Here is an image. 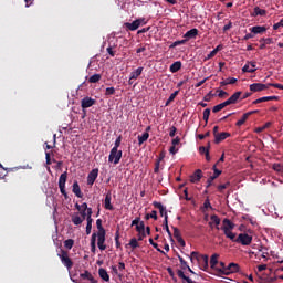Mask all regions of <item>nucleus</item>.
Here are the masks:
<instances>
[{
	"mask_svg": "<svg viewBox=\"0 0 283 283\" xmlns=\"http://www.w3.org/2000/svg\"><path fill=\"white\" fill-rule=\"evenodd\" d=\"M237 244H242V247H249L251 245V242H253V237L249 235L248 233L243 232L240 233L237 239L234 240Z\"/></svg>",
	"mask_w": 283,
	"mask_h": 283,
	"instance_id": "obj_1",
	"label": "nucleus"
},
{
	"mask_svg": "<svg viewBox=\"0 0 283 283\" xmlns=\"http://www.w3.org/2000/svg\"><path fill=\"white\" fill-rule=\"evenodd\" d=\"M62 264L67 269V271L72 270V266H74V262L72 259H70V255L67 254V251L61 250V254H57Z\"/></svg>",
	"mask_w": 283,
	"mask_h": 283,
	"instance_id": "obj_2",
	"label": "nucleus"
},
{
	"mask_svg": "<svg viewBox=\"0 0 283 283\" xmlns=\"http://www.w3.org/2000/svg\"><path fill=\"white\" fill-rule=\"evenodd\" d=\"M125 28H127V30H130V32H134L136 30H138V28L140 25H147V21L145 20V18H139L135 21L130 22H125L124 23Z\"/></svg>",
	"mask_w": 283,
	"mask_h": 283,
	"instance_id": "obj_3",
	"label": "nucleus"
},
{
	"mask_svg": "<svg viewBox=\"0 0 283 283\" xmlns=\"http://www.w3.org/2000/svg\"><path fill=\"white\" fill-rule=\"evenodd\" d=\"M120 158H123V150H118V148H112L108 156V163L118 165V163H120Z\"/></svg>",
	"mask_w": 283,
	"mask_h": 283,
	"instance_id": "obj_4",
	"label": "nucleus"
},
{
	"mask_svg": "<svg viewBox=\"0 0 283 283\" xmlns=\"http://www.w3.org/2000/svg\"><path fill=\"white\" fill-rule=\"evenodd\" d=\"M65 182H67V171H64L59 178V187L62 196L67 200V191H65Z\"/></svg>",
	"mask_w": 283,
	"mask_h": 283,
	"instance_id": "obj_5",
	"label": "nucleus"
},
{
	"mask_svg": "<svg viewBox=\"0 0 283 283\" xmlns=\"http://www.w3.org/2000/svg\"><path fill=\"white\" fill-rule=\"evenodd\" d=\"M153 207L155 209H158L160 217L164 218V222L169 221V214H167V207L163 206L160 202L158 201H154L153 202Z\"/></svg>",
	"mask_w": 283,
	"mask_h": 283,
	"instance_id": "obj_6",
	"label": "nucleus"
},
{
	"mask_svg": "<svg viewBox=\"0 0 283 283\" xmlns=\"http://www.w3.org/2000/svg\"><path fill=\"white\" fill-rule=\"evenodd\" d=\"M240 265L238 263H230L224 270H219L221 275H231V273H238Z\"/></svg>",
	"mask_w": 283,
	"mask_h": 283,
	"instance_id": "obj_7",
	"label": "nucleus"
},
{
	"mask_svg": "<svg viewBox=\"0 0 283 283\" xmlns=\"http://www.w3.org/2000/svg\"><path fill=\"white\" fill-rule=\"evenodd\" d=\"M94 105H96V99H94L90 96H86V97L82 98V101H81L82 109H88V107H92Z\"/></svg>",
	"mask_w": 283,
	"mask_h": 283,
	"instance_id": "obj_8",
	"label": "nucleus"
},
{
	"mask_svg": "<svg viewBox=\"0 0 283 283\" xmlns=\"http://www.w3.org/2000/svg\"><path fill=\"white\" fill-rule=\"evenodd\" d=\"M105 235H106V232L96 233L97 247L99 251H105V249H107V245H105Z\"/></svg>",
	"mask_w": 283,
	"mask_h": 283,
	"instance_id": "obj_9",
	"label": "nucleus"
},
{
	"mask_svg": "<svg viewBox=\"0 0 283 283\" xmlns=\"http://www.w3.org/2000/svg\"><path fill=\"white\" fill-rule=\"evenodd\" d=\"M213 171H214V176H210L207 180V186L206 188L209 189V187H211V185H213V180H216V178H218L221 174L222 170L218 169V167H216V165L212 167Z\"/></svg>",
	"mask_w": 283,
	"mask_h": 283,
	"instance_id": "obj_10",
	"label": "nucleus"
},
{
	"mask_svg": "<svg viewBox=\"0 0 283 283\" xmlns=\"http://www.w3.org/2000/svg\"><path fill=\"white\" fill-rule=\"evenodd\" d=\"M264 90H269V84L253 83L250 85V92H264Z\"/></svg>",
	"mask_w": 283,
	"mask_h": 283,
	"instance_id": "obj_11",
	"label": "nucleus"
},
{
	"mask_svg": "<svg viewBox=\"0 0 283 283\" xmlns=\"http://www.w3.org/2000/svg\"><path fill=\"white\" fill-rule=\"evenodd\" d=\"M96 178H98V168L93 169L87 176V185L92 187L94 182H96Z\"/></svg>",
	"mask_w": 283,
	"mask_h": 283,
	"instance_id": "obj_12",
	"label": "nucleus"
},
{
	"mask_svg": "<svg viewBox=\"0 0 283 283\" xmlns=\"http://www.w3.org/2000/svg\"><path fill=\"white\" fill-rule=\"evenodd\" d=\"M258 69L255 67V62H248L243 67H242V72L244 73H249V74H253L254 72H256Z\"/></svg>",
	"mask_w": 283,
	"mask_h": 283,
	"instance_id": "obj_13",
	"label": "nucleus"
},
{
	"mask_svg": "<svg viewBox=\"0 0 283 283\" xmlns=\"http://www.w3.org/2000/svg\"><path fill=\"white\" fill-rule=\"evenodd\" d=\"M223 226L221 227V231H233L235 229V224L231 222L229 219H223Z\"/></svg>",
	"mask_w": 283,
	"mask_h": 283,
	"instance_id": "obj_14",
	"label": "nucleus"
},
{
	"mask_svg": "<svg viewBox=\"0 0 283 283\" xmlns=\"http://www.w3.org/2000/svg\"><path fill=\"white\" fill-rule=\"evenodd\" d=\"M104 208H105L107 211H114V206L112 205V192H108V193L105 196Z\"/></svg>",
	"mask_w": 283,
	"mask_h": 283,
	"instance_id": "obj_15",
	"label": "nucleus"
},
{
	"mask_svg": "<svg viewBox=\"0 0 283 283\" xmlns=\"http://www.w3.org/2000/svg\"><path fill=\"white\" fill-rule=\"evenodd\" d=\"M201 179H202V170L201 169H197L195 171V174H192L190 176V182H192L193 185H196V182H200Z\"/></svg>",
	"mask_w": 283,
	"mask_h": 283,
	"instance_id": "obj_16",
	"label": "nucleus"
},
{
	"mask_svg": "<svg viewBox=\"0 0 283 283\" xmlns=\"http://www.w3.org/2000/svg\"><path fill=\"white\" fill-rule=\"evenodd\" d=\"M231 134L230 133H219V135H217L214 137V143L216 145H220V143H222V140H227V138H230Z\"/></svg>",
	"mask_w": 283,
	"mask_h": 283,
	"instance_id": "obj_17",
	"label": "nucleus"
},
{
	"mask_svg": "<svg viewBox=\"0 0 283 283\" xmlns=\"http://www.w3.org/2000/svg\"><path fill=\"white\" fill-rule=\"evenodd\" d=\"M277 96H265V97H261L258 98L255 101L252 102L253 105H260V103H266L269 101H277Z\"/></svg>",
	"mask_w": 283,
	"mask_h": 283,
	"instance_id": "obj_18",
	"label": "nucleus"
},
{
	"mask_svg": "<svg viewBox=\"0 0 283 283\" xmlns=\"http://www.w3.org/2000/svg\"><path fill=\"white\" fill-rule=\"evenodd\" d=\"M196 36H198V29H191L184 34L185 41H189L190 39H196Z\"/></svg>",
	"mask_w": 283,
	"mask_h": 283,
	"instance_id": "obj_19",
	"label": "nucleus"
},
{
	"mask_svg": "<svg viewBox=\"0 0 283 283\" xmlns=\"http://www.w3.org/2000/svg\"><path fill=\"white\" fill-rule=\"evenodd\" d=\"M211 147V143H208V147L200 146L199 147V153L205 154L206 160L209 163L211 160V156L209 155V149Z\"/></svg>",
	"mask_w": 283,
	"mask_h": 283,
	"instance_id": "obj_20",
	"label": "nucleus"
},
{
	"mask_svg": "<svg viewBox=\"0 0 283 283\" xmlns=\"http://www.w3.org/2000/svg\"><path fill=\"white\" fill-rule=\"evenodd\" d=\"M241 96L242 91H238L234 94H232L228 99L230 101L231 105H235L239 101H241Z\"/></svg>",
	"mask_w": 283,
	"mask_h": 283,
	"instance_id": "obj_21",
	"label": "nucleus"
},
{
	"mask_svg": "<svg viewBox=\"0 0 283 283\" xmlns=\"http://www.w3.org/2000/svg\"><path fill=\"white\" fill-rule=\"evenodd\" d=\"M250 32H252L254 36L255 34H264V32H266V27L255 25L250 28Z\"/></svg>",
	"mask_w": 283,
	"mask_h": 283,
	"instance_id": "obj_22",
	"label": "nucleus"
},
{
	"mask_svg": "<svg viewBox=\"0 0 283 283\" xmlns=\"http://www.w3.org/2000/svg\"><path fill=\"white\" fill-rule=\"evenodd\" d=\"M80 277L82 280H88V282L91 283H98V281L94 279V276L92 275V273H90V271H85L84 273H81Z\"/></svg>",
	"mask_w": 283,
	"mask_h": 283,
	"instance_id": "obj_23",
	"label": "nucleus"
},
{
	"mask_svg": "<svg viewBox=\"0 0 283 283\" xmlns=\"http://www.w3.org/2000/svg\"><path fill=\"white\" fill-rule=\"evenodd\" d=\"M199 264H201L202 271H207L209 269V255H201V262Z\"/></svg>",
	"mask_w": 283,
	"mask_h": 283,
	"instance_id": "obj_24",
	"label": "nucleus"
},
{
	"mask_svg": "<svg viewBox=\"0 0 283 283\" xmlns=\"http://www.w3.org/2000/svg\"><path fill=\"white\" fill-rule=\"evenodd\" d=\"M251 17H266V10L260 9V7H254Z\"/></svg>",
	"mask_w": 283,
	"mask_h": 283,
	"instance_id": "obj_25",
	"label": "nucleus"
},
{
	"mask_svg": "<svg viewBox=\"0 0 283 283\" xmlns=\"http://www.w3.org/2000/svg\"><path fill=\"white\" fill-rule=\"evenodd\" d=\"M73 193L77 198H83V192L81 191V186L78 185V181H74L73 184Z\"/></svg>",
	"mask_w": 283,
	"mask_h": 283,
	"instance_id": "obj_26",
	"label": "nucleus"
},
{
	"mask_svg": "<svg viewBox=\"0 0 283 283\" xmlns=\"http://www.w3.org/2000/svg\"><path fill=\"white\" fill-rule=\"evenodd\" d=\"M144 70H145V67L139 66L137 70L133 71L130 73V81H136V78H138V76H140V74H143Z\"/></svg>",
	"mask_w": 283,
	"mask_h": 283,
	"instance_id": "obj_27",
	"label": "nucleus"
},
{
	"mask_svg": "<svg viewBox=\"0 0 283 283\" xmlns=\"http://www.w3.org/2000/svg\"><path fill=\"white\" fill-rule=\"evenodd\" d=\"M218 258H220V254L214 253L210 258V269H214V271L218 269L216 268L218 265Z\"/></svg>",
	"mask_w": 283,
	"mask_h": 283,
	"instance_id": "obj_28",
	"label": "nucleus"
},
{
	"mask_svg": "<svg viewBox=\"0 0 283 283\" xmlns=\"http://www.w3.org/2000/svg\"><path fill=\"white\" fill-rule=\"evenodd\" d=\"M181 67H182V62L177 61V62H175V63H172V64L170 65L169 71H170L172 74H176V72H179V70H180Z\"/></svg>",
	"mask_w": 283,
	"mask_h": 283,
	"instance_id": "obj_29",
	"label": "nucleus"
},
{
	"mask_svg": "<svg viewBox=\"0 0 283 283\" xmlns=\"http://www.w3.org/2000/svg\"><path fill=\"white\" fill-rule=\"evenodd\" d=\"M260 43H262L260 45V50H264L266 48V45H271V43H273V39H271V38H261Z\"/></svg>",
	"mask_w": 283,
	"mask_h": 283,
	"instance_id": "obj_30",
	"label": "nucleus"
},
{
	"mask_svg": "<svg viewBox=\"0 0 283 283\" xmlns=\"http://www.w3.org/2000/svg\"><path fill=\"white\" fill-rule=\"evenodd\" d=\"M98 275L101 279L104 280V282H109V274L107 273V270L99 268L98 269Z\"/></svg>",
	"mask_w": 283,
	"mask_h": 283,
	"instance_id": "obj_31",
	"label": "nucleus"
},
{
	"mask_svg": "<svg viewBox=\"0 0 283 283\" xmlns=\"http://www.w3.org/2000/svg\"><path fill=\"white\" fill-rule=\"evenodd\" d=\"M178 94H180V91H175L174 93H171L169 98L165 103V107H169V105H171V103L176 101V96H178Z\"/></svg>",
	"mask_w": 283,
	"mask_h": 283,
	"instance_id": "obj_32",
	"label": "nucleus"
},
{
	"mask_svg": "<svg viewBox=\"0 0 283 283\" xmlns=\"http://www.w3.org/2000/svg\"><path fill=\"white\" fill-rule=\"evenodd\" d=\"M177 275H178V277H180V280H185V282H187V283H196L189 276L185 275V272L182 270H178Z\"/></svg>",
	"mask_w": 283,
	"mask_h": 283,
	"instance_id": "obj_33",
	"label": "nucleus"
},
{
	"mask_svg": "<svg viewBox=\"0 0 283 283\" xmlns=\"http://www.w3.org/2000/svg\"><path fill=\"white\" fill-rule=\"evenodd\" d=\"M249 116H251V113H245L242 115V118H240L235 125L237 127H242V125H244L247 123V120L249 119Z\"/></svg>",
	"mask_w": 283,
	"mask_h": 283,
	"instance_id": "obj_34",
	"label": "nucleus"
},
{
	"mask_svg": "<svg viewBox=\"0 0 283 283\" xmlns=\"http://www.w3.org/2000/svg\"><path fill=\"white\" fill-rule=\"evenodd\" d=\"M91 252L96 253V232L91 237Z\"/></svg>",
	"mask_w": 283,
	"mask_h": 283,
	"instance_id": "obj_35",
	"label": "nucleus"
},
{
	"mask_svg": "<svg viewBox=\"0 0 283 283\" xmlns=\"http://www.w3.org/2000/svg\"><path fill=\"white\" fill-rule=\"evenodd\" d=\"M189 259H190V262H193V260H197V262H202V255H200V253L196 251L191 252Z\"/></svg>",
	"mask_w": 283,
	"mask_h": 283,
	"instance_id": "obj_36",
	"label": "nucleus"
},
{
	"mask_svg": "<svg viewBox=\"0 0 283 283\" xmlns=\"http://www.w3.org/2000/svg\"><path fill=\"white\" fill-rule=\"evenodd\" d=\"M149 140V133L145 132L142 136H138V145H143V143H147Z\"/></svg>",
	"mask_w": 283,
	"mask_h": 283,
	"instance_id": "obj_37",
	"label": "nucleus"
},
{
	"mask_svg": "<svg viewBox=\"0 0 283 283\" xmlns=\"http://www.w3.org/2000/svg\"><path fill=\"white\" fill-rule=\"evenodd\" d=\"M127 247L132 248L133 250L138 249V247H140V244H138V239L136 238L130 239L129 243L126 244V249Z\"/></svg>",
	"mask_w": 283,
	"mask_h": 283,
	"instance_id": "obj_38",
	"label": "nucleus"
},
{
	"mask_svg": "<svg viewBox=\"0 0 283 283\" xmlns=\"http://www.w3.org/2000/svg\"><path fill=\"white\" fill-rule=\"evenodd\" d=\"M72 222L73 224L78 227V224H83L84 220L78 214H75V216H72Z\"/></svg>",
	"mask_w": 283,
	"mask_h": 283,
	"instance_id": "obj_39",
	"label": "nucleus"
},
{
	"mask_svg": "<svg viewBox=\"0 0 283 283\" xmlns=\"http://www.w3.org/2000/svg\"><path fill=\"white\" fill-rule=\"evenodd\" d=\"M226 238L231 240L232 242H235L238 238H235V233H233L231 230H226L224 232Z\"/></svg>",
	"mask_w": 283,
	"mask_h": 283,
	"instance_id": "obj_40",
	"label": "nucleus"
},
{
	"mask_svg": "<svg viewBox=\"0 0 283 283\" xmlns=\"http://www.w3.org/2000/svg\"><path fill=\"white\" fill-rule=\"evenodd\" d=\"M151 218L153 220H158V212L156 210H153L151 213H147L145 216V220H149Z\"/></svg>",
	"mask_w": 283,
	"mask_h": 283,
	"instance_id": "obj_41",
	"label": "nucleus"
},
{
	"mask_svg": "<svg viewBox=\"0 0 283 283\" xmlns=\"http://www.w3.org/2000/svg\"><path fill=\"white\" fill-rule=\"evenodd\" d=\"M96 227L98 229L97 233H106L105 228H103V220L102 219L96 220Z\"/></svg>",
	"mask_w": 283,
	"mask_h": 283,
	"instance_id": "obj_42",
	"label": "nucleus"
},
{
	"mask_svg": "<svg viewBox=\"0 0 283 283\" xmlns=\"http://www.w3.org/2000/svg\"><path fill=\"white\" fill-rule=\"evenodd\" d=\"M102 75L101 74H94L88 78V83H98L101 81Z\"/></svg>",
	"mask_w": 283,
	"mask_h": 283,
	"instance_id": "obj_43",
	"label": "nucleus"
},
{
	"mask_svg": "<svg viewBox=\"0 0 283 283\" xmlns=\"http://www.w3.org/2000/svg\"><path fill=\"white\" fill-rule=\"evenodd\" d=\"M209 116H211V109L210 108H206L203 111V120H205L206 125H207V123H209Z\"/></svg>",
	"mask_w": 283,
	"mask_h": 283,
	"instance_id": "obj_44",
	"label": "nucleus"
},
{
	"mask_svg": "<svg viewBox=\"0 0 283 283\" xmlns=\"http://www.w3.org/2000/svg\"><path fill=\"white\" fill-rule=\"evenodd\" d=\"M211 221L216 223L217 229L220 230V219L218 218V214H212L210 217Z\"/></svg>",
	"mask_w": 283,
	"mask_h": 283,
	"instance_id": "obj_45",
	"label": "nucleus"
},
{
	"mask_svg": "<svg viewBox=\"0 0 283 283\" xmlns=\"http://www.w3.org/2000/svg\"><path fill=\"white\" fill-rule=\"evenodd\" d=\"M137 233H143L145 231V221H139L138 226L136 227Z\"/></svg>",
	"mask_w": 283,
	"mask_h": 283,
	"instance_id": "obj_46",
	"label": "nucleus"
},
{
	"mask_svg": "<svg viewBox=\"0 0 283 283\" xmlns=\"http://www.w3.org/2000/svg\"><path fill=\"white\" fill-rule=\"evenodd\" d=\"M185 43H187V40H178V41H175V42L170 45V49L178 48V45H185Z\"/></svg>",
	"mask_w": 283,
	"mask_h": 283,
	"instance_id": "obj_47",
	"label": "nucleus"
},
{
	"mask_svg": "<svg viewBox=\"0 0 283 283\" xmlns=\"http://www.w3.org/2000/svg\"><path fill=\"white\" fill-rule=\"evenodd\" d=\"M178 260L181 264V269L185 271L187 269V266H189V264H187V261H185V259L182 256H180V254H178Z\"/></svg>",
	"mask_w": 283,
	"mask_h": 283,
	"instance_id": "obj_48",
	"label": "nucleus"
},
{
	"mask_svg": "<svg viewBox=\"0 0 283 283\" xmlns=\"http://www.w3.org/2000/svg\"><path fill=\"white\" fill-rule=\"evenodd\" d=\"M120 233L118 232V230L115 233V244H116V249H120Z\"/></svg>",
	"mask_w": 283,
	"mask_h": 283,
	"instance_id": "obj_49",
	"label": "nucleus"
},
{
	"mask_svg": "<svg viewBox=\"0 0 283 283\" xmlns=\"http://www.w3.org/2000/svg\"><path fill=\"white\" fill-rule=\"evenodd\" d=\"M114 94H116V88L113 86L106 88L105 96H114Z\"/></svg>",
	"mask_w": 283,
	"mask_h": 283,
	"instance_id": "obj_50",
	"label": "nucleus"
},
{
	"mask_svg": "<svg viewBox=\"0 0 283 283\" xmlns=\"http://www.w3.org/2000/svg\"><path fill=\"white\" fill-rule=\"evenodd\" d=\"M64 247L65 249H72V247H74V241L72 239H67L64 241Z\"/></svg>",
	"mask_w": 283,
	"mask_h": 283,
	"instance_id": "obj_51",
	"label": "nucleus"
},
{
	"mask_svg": "<svg viewBox=\"0 0 283 283\" xmlns=\"http://www.w3.org/2000/svg\"><path fill=\"white\" fill-rule=\"evenodd\" d=\"M163 229L168 233L169 238H171V230H169V221H164Z\"/></svg>",
	"mask_w": 283,
	"mask_h": 283,
	"instance_id": "obj_52",
	"label": "nucleus"
},
{
	"mask_svg": "<svg viewBox=\"0 0 283 283\" xmlns=\"http://www.w3.org/2000/svg\"><path fill=\"white\" fill-rule=\"evenodd\" d=\"M172 229H174V238H175L176 240L182 238V235L180 234V230H179L178 228L172 227Z\"/></svg>",
	"mask_w": 283,
	"mask_h": 283,
	"instance_id": "obj_53",
	"label": "nucleus"
},
{
	"mask_svg": "<svg viewBox=\"0 0 283 283\" xmlns=\"http://www.w3.org/2000/svg\"><path fill=\"white\" fill-rule=\"evenodd\" d=\"M120 143H123V136H118L115 140V144H114V147L113 148H116L118 149V147H120Z\"/></svg>",
	"mask_w": 283,
	"mask_h": 283,
	"instance_id": "obj_54",
	"label": "nucleus"
},
{
	"mask_svg": "<svg viewBox=\"0 0 283 283\" xmlns=\"http://www.w3.org/2000/svg\"><path fill=\"white\" fill-rule=\"evenodd\" d=\"M222 109H224L222 104H218L212 108V112L213 114H218V112H222Z\"/></svg>",
	"mask_w": 283,
	"mask_h": 283,
	"instance_id": "obj_55",
	"label": "nucleus"
},
{
	"mask_svg": "<svg viewBox=\"0 0 283 283\" xmlns=\"http://www.w3.org/2000/svg\"><path fill=\"white\" fill-rule=\"evenodd\" d=\"M211 136V132H207L206 134H199V140H205V138H209Z\"/></svg>",
	"mask_w": 283,
	"mask_h": 283,
	"instance_id": "obj_56",
	"label": "nucleus"
},
{
	"mask_svg": "<svg viewBox=\"0 0 283 283\" xmlns=\"http://www.w3.org/2000/svg\"><path fill=\"white\" fill-rule=\"evenodd\" d=\"M268 87H275L276 90H283V85L282 84H275V83H269Z\"/></svg>",
	"mask_w": 283,
	"mask_h": 283,
	"instance_id": "obj_57",
	"label": "nucleus"
},
{
	"mask_svg": "<svg viewBox=\"0 0 283 283\" xmlns=\"http://www.w3.org/2000/svg\"><path fill=\"white\" fill-rule=\"evenodd\" d=\"M176 132H178V128H176V126H171L169 130L170 138H174V136H176Z\"/></svg>",
	"mask_w": 283,
	"mask_h": 283,
	"instance_id": "obj_58",
	"label": "nucleus"
},
{
	"mask_svg": "<svg viewBox=\"0 0 283 283\" xmlns=\"http://www.w3.org/2000/svg\"><path fill=\"white\" fill-rule=\"evenodd\" d=\"M107 53L109 54V56H116V51H114V49L112 48V45H109L106 49Z\"/></svg>",
	"mask_w": 283,
	"mask_h": 283,
	"instance_id": "obj_59",
	"label": "nucleus"
},
{
	"mask_svg": "<svg viewBox=\"0 0 283 283\" xmlns=\"http://www.w3.org/2000/svg\"><path fill=\"white\" fill-rule=\"evenodd\" d=\"M229 185H231L229 181L223 184V185H219L218 190L219 191H224V189H227V187H229Z\"/></svg>",
	"mask_w": 283,
	"mask_h": 283,
	"instance_id": "obj_60",
	"label": "nucleus"
},
{
	"mask_svg": "<svg viewBox=\"0 0 283 283\" xmlns=\"http://www.w3.org/2000/svg\"><path fill=\"white\" fill-rule=\"evenodd\" d=\"M280 28H283V19L279 23L273 24V30H280Z\"/></svg>",
	"mask_w": 283,
	"mask_h": 283,
	"instance_id": "obj_61",
	"label": "nucleus"
},
{
	"mask_svg": "<svg viewBox=\"0 0 283 283\" xmlns=\"http://www.w3.org/2000/svg\"><path fill=\"white\" fill-rule=\"evenodd\" d=\"M273 169L274 171H283V166L281 164H274Z\"/></svg>",
	"mask_w": 283,
	"mask_h": 283,
	"instance_id": "obj_62",
	"label": "nucleus"
},
{
	"mask_svg": "<svg viewBox=\"0 0 283 283\" xmlns=\"http://www.w3.org/2000/svg\"><path fill=\"white\" fill-rule=\"evenodd\" d=\"M231 28H233V23L229 21L228 24L223 27V32H228V30H231Z\"/></svg>",
	"mask_w": 283,
	"mask_h": 283,
	"instance_id": "obj_63",
	"label": "nucleus"
},
{
	"mask_svg": "<svg viewBox=\"0 0 283 283\" xmlns=\"http://www.w3.org/2000/svg\"><path fill=\"white\" fill-rule=\"evenodd\" d=\"M254 38H255V35L253 34V32H251L243 36V41H249V39H254Z\"/></svg>",
	"mask_w": 283,
	"mask_h": 283,
	"instance_id": "obj_64",
	"label": "nucleus"
}]
</instances>
